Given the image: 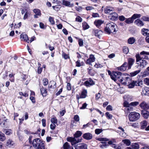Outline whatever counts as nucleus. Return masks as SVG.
Listing matches in <instances>:
<instances>
[{
    "label": "nucleus",
    "instance_id": "f257e3e1",
    "mask_svg": "<svg viewBox=\"0 0 149 149\" xmlns=\"http://www.w3.org/2000/svg\"><path fill=\"white\" fill-rule=\"evenodd\" d=\"M33 136H29L28 140L30 144H32L35 149H45L44 141L39 138H36L32 141Z\"/></svg>",
    "mask_w": 149,
    "mask_h": 149
},
{
    "label": "nucleus",
    "instance_id": "f03ea898",
    "mask_svg": "<svg viewBox=\"0 0 149 149\" xmlns=\"http://www.w3.org/2000/svg\"><path fill=\"white\" fill-rule=\"evenodd\" d=\"M121 76V72H113L111 75V79L114 81L118 80L120 82H122L123 81V80L122 79H120Z\"/></svg>",
    "mask_w": 149,
    "mask_h": 149
},
{
    "label": "nucleus",
    "instance_id": "7ed1b4c3",
    "mask_svg": "<svg viewBox=\"0 0 149 149\" xmlns=\"http://www.w3.org/2000/svg\"><path fill=\"white\" fill-rule=\"evenodd\" d=\"M140 114L136 112H131L129 115V118L130 121H135L139 119Z\"/></svg>",
    "mask_w": 149,
    "mask_h": 149
},
{
    "label": "nucleus",
    "instance_id": "20e7f679",
    "mask_svg": "<svg viewBox=\"0 0 149 149\" xmlns=\"http://www.w3.org/2000/svg\"><path fill=\"white\" fill-rule=\"evenodd\" d=\"M131 82L127 86L129 88H132L135 86H140L143 84V82L141 81H130Z\"/></svg>",
    "mask_w": 149,
    "mask_h": 149
},
{
    "label": "nucleus",
    "instance_id": "39448f33",
    "mask_svg": "<svg viewBox=\"0 0 149 149\" xmlns=\"http://www.w3.org/2000/svg\"><path fill=\"white\" fill-rule=\"evenodd\" d=\"M68 141L71 142L72 145H74L81 141V139L77 140L74 137H68L67 138Z\"/></svg>",
    "mask_w": 149,
    "mask_h": 149
},
{
    "label": "nucleus",
    "instance_id": "423d86ee",
    "mask_svg": "<svg viewBox=\"0 0 149 149\" xmlns=\"http://www.w3.org/2000/svg\"><path fill=\"white\" fill-rule=\"evenodd\" d=\"M87 90L85 89H83L80 96L77 94L76 95V99L78 100V102H79V99L85 98L87 96Z\"/></svg>",
    "mask_w": 149,
    "mask_h": 149
},
{
    "label": "nucleus",
    "instance_id": "0eeeda50",
    "mask_svg": "<svg viewBox=\"0 0 149 149\" xmlns=\"http://www.w3.org/2000/svg\"><path fill=\"white\" fill-rule=\"evenodd\" d=\"M138 64L136 67L137 68H139V67H140L139 68V70L141 69L144 68L146 65L147 64V62L146 61L144 60H141L139 61V63H137Z\"/></svg>",
    "mask_w": 149,
    "mask_h": 149
},
{
    "label": "nucleus",
    "instance_id": "6e6552de",
    "mask_svg": "<svg viewBox=\"0 0 149 149\" xmlns=\"http://www.w3.org/2000/svg\"><path fill=\"white\" fill-rule=\"evenodd\" d=\"M104 31L109 34H110L111 33L115 34L117 31L116 27L105 28Z\"/></svg>",
    "mask_w": 149,
    "mask_h": 149
},
{
    "label": "nucleus",
    "instance_id": "1a4fd4ad",
    "mask_svg": "<svg viewBox=\"0 0 149 149\" xmlns=\"http://www.w3.org/2000/svg\"><path fill=\"white\" fill-rule=\"evenodd\" d=\"M118 17V14L115 12L110 13L108 16L109 19L112 21L116 20Z\"/></svg>",
    "mask_w": 149,
    "mask_h": 149
},
{
    "label": "nucleus",
    "instance_id": "9d476101",
    "mask_svg": "<svg viewBox=\"0 0 149 149\" xmlns=\"http://www.w3.org/2000/svg\"><path fill=\"white\" fill-rule=\"evenodd\" d=\"M87 145L85 143H80L76 145L75 149H87Z\"/></svg>",
    "mask_w": 149,
    "mask_h": 149
},
{
    "label": "nucleus",
    "instance_id": "9b49d317",
    "mask_svg": "<svg viewBox=\"0 0 149 149\" xmlns=\"http://www.w3.org/2000/svg\"><path fill=\"white\" fill-rule=\"evenodd\" d=\"M82 137L84 139L88 140L92 139L93 137L92 134L89 132L83 134Z\"/></svg>",
    "mask_w": 149,
    "mask_h": 149
},
{
    "label": "nucleus",
    "instance_id": "f8f14e48",
    "mask_svg": "<svg viewBox=\"0 0 149 149\" xmlns=\"http://www.w3.org/2000/svg\"><path fill=\"white\" fill-rule=\"evenodd\" d=\"M94 34L96 36L100 39L102 37V31L98 29L95 30L94 31Z\"/></svg>",
    "mask_w": 149,
    "mask_h": 149
},
{
    "label": "nucleus",
    "instance_id": "ddd939ff",
    "mask_svg": "<svg viewBox=\"0 0 149 149\" xmlns=\"http://www.w3.org/2000/svg\"><path fill=\"white\" fill-rule=\"evenodd\" d=\"M127 63L125 62L121 66L118 68V69L121 71H125L127 69Z\"/></svg>",
    "mask_w": 149,
    "mask_h": 149
},
{
    "label": "nucleus",
    "instance_id": "4468645a",
    "mask_svg": "<svg viewBox=\"0 0 149 149\" xmlns=\"http://www.w3.org/2000/svg\"><path fill=\"white\" fill-rule=\"evenodd\" d=\"M20 37V38H22L24 41L29 43V41L27 35L24 33H22L21 34Z\"/></svg>",
    "mask_w": 149,
    "mask_h": 149
},
{
    "label": "nucleus",
    "instance_id": "2eb2a0df",
    "mask_svg": "<svg viewBox=\"0 0 149 149\" xmlns=\"http://www.w3.org/2000/svg\"><path fill=\"white\" fill-rule=\"evenodd\" d=\"M40 91L41 94L43 97H45L47 95V89L45 88L42 86V87L40 88Z\"/></svg>",
    "mask_w": 149,
    "mask_h": 149
},
{
    "label": "nucleus",
    "instance_id": "dca6fc26",
    "mask_svg": "<svg viewBox=\"0 0 149 149\" xmlns=\"http://www.w3.org/2000/svg\"><path fill=\"white\" fill-rule=\"evenodd\" d=\"M135 62V60L134 59L132 58H129L128 59V69H130L131 68L132 66L133 65Z\"/></svg>",
    "mask_w": 149,
    "mask_h": 149
},
{
    "label": "nucleus",
    "instance_id": "f3484780",
    "mask_svg": "<svg viewBox=\"0 0 149 149\" xmlns=\"http://www.w3.org/2000/svg\"><path fill=\"white\" fill-rule=\"evenodd\" d=\"M141 94L143 95L149 96V88L145 87L143 88Z\"/></svg>",
    "mask_w": 149,
    "mask_h": 149
},
{
    "label": "nucleus",
    "instance_id": "a211bd4d",
    "mask_svg": "<svg viewBox=\"0 0 149 149\" xmlns=\"http://www.w3.org/2000/svg\"><path fill=\"white\" fill-rule=\"evenodd\" d=\"M62 4L66 6L72 7L74 6L73 3L70 4V2L65 0H63L62 1Z\"/></svg>",
    "mask_w": 149,
    "mask_h": 149
},
{
    "label": "nucleus",
    "instance_id": "6ab92c4d",
    "mask_svg": "<svg viewBox=\"0 0 149 149\" xmlns=\"http://www.w3.org/2000/svg\"><path fill=\"white\" fill-rule=\"evenodd\" d=\"M135 24L137 26L141 27L144 25L143 22L139 19H137L135 20L134 22Z\"/></svg>",
    "mask_w": 149,
    "mask_h": 149
},
{
    "label": "nucleus",
    "instance_id": "aec40b11",
    "mask_svg": "<svg viewBox=\"0 0 149 149\" xmlns=\"http://www.w3.org/2000/svg\"><path fill=\"white\" fill-rule=\"evenodd\" d=\"M102 24V21L101 20H96L94 22L95 25L98 28Z\"/></svg>",
    "mask_w": 149,
    "mask_h": 149
},
{
    "label": "nucleus",
    "instance_id": "412c9836",
    "mask_svg": "<svg viewBox=\"0 0 149 149\" xmlns=\"http://www.w3.org/2000/svg\"><path fill=\"white\" fill-rule=\"evenodd\" d=\"M88 73L89 75L92 76H93L95 75V71L91 67H89L87 69Z\"/></svg>",
    "mask_w": 149,
    "mask_h": 149
},
{
    "label": "nucleus",
    "instance_id": "4be33fe9",
    "mask_svg": "<svg viewBox=\"0 0 149 149\" xmlns=\"http://www.w3.org/2000/svg\"><path fill=\"white\" fill-rule=\"evenodd\" d=\"M141 129L146 128L148 125V123L146 120H143L141 123Z\"/></svg>",
    "mask_w": 149,
    "mask_h": 149
},
{
    "label": "nucleus",
    "instance_id": "5701e85b",
    "mask_svg": "<svg viewBox=\"0 0 149 149\" xmlns=\"http://www.w3.org/2000/svg\"><path fill=\"white\" fill-rule=\"evenodd\" d=\"M142 34L144 36L149 35V30L145 28H143L141 30Z\"/></svg>",
    "mask_w": 149,
    "mask_h": 149
},
{
    "label": "nucleus",
    "instance_id": "b1692460",
    "mask_svg": "<svg viewBox=\"0 0 149 149\" xmlns=\"http://www.w3.org/2000/svg\"><path fill=\"white\" fill-rule=\"evenodd\" d=\"M14 144V141L10 139L8 140L6 142V145L7 146L10 147H12Z\"/></svg>",
    "mask_w": 149,
    "mask_h": 149
},
{
    "label": "nucleus",
    "instance_id": "393cba45",
    "mask_svg": "<svg viewBox=\"0 0 149 149\" xmlns=\"http://www.w3.org/2000/svg\"><path fill=\"white\" fill-rule=\"evenodd\" d=\"M140 106L143 109H148L149 107L148 105L145 102H143L140 104Z\"/></svg>",
    "mask_w": 149,
    "mask_h": 149
},
{
    "label": "nucleus",
    "instance_id": "a878e982",
    "mask_svg": "<svg viewBox=\"0 0 149 149\" xmlns=\"http://www.w3.org/2000/svg\"><path fill=\"white\" fill-rule=\"evenodd\" d=\"M121 79H122L123 80V81L124 80L125 82H123V81L121 82L123 84H126L127 83V82L129 81H130L131 79L128 76L125 77H121Z\"/></svg>",
    "mask_w": 149,
    "mask_h": 149
},
{
    "label": "nucleus",
    "instance_id": "bb28decb",
    "mask_svg": "<svg viewBox=\"0 0 149 149\" xmlns=\"http://www.w3.org/2000/svg\"><path fill=\"white\" fill-rule=\"evenodd\" d=\"M142 115L145 118H147L149 116V112L147 111L144 110L142 111Z\"/></svg>",
    "mask_w": 149,
    "mask_h": 149
},
{
    "label": "nucleus",
    "instance_id": "cd10ccee",
    "mask_svg": "<svg viewBox=\"0 0 149 149\" xmlns=\"http://www.w3.org/2000/svg\"><path fill=\"white\" fill-rule=\"evenodd\" d=\"M82 134V133L81 131H77L74 134L73 136L75 138H77L80 136Z\"/></svg>",
    "mask_w": 149,
    "mask_h": 149
},
{
    "label": "nucleus",
    "instance_id": "c85d7f7f",
    "mask_svg": "<svg viewBox=\"0 0 149 149\" xmlns=\"http://www.w3.org/2000/svg\"><path fill=\"white\" fill-rule=\"evenodd\" d=\"M116 25L114 23L110 22L109 23H107L106 25V28L108 27H116Z\"/></svg>",
    "mask_w": 149,
    "mask_h": 149
},
{
    "label": "nucleus",
    "instance_id": "c756f323",
    "mask_svg": "<svg viewBox=\"0 0 149 149\" xmlns=\"http://www.w3.org/2000/svg\"><path fill=\"white\" fill-rule=\"evenodd\" d=\"M3 132L7 135H10L13 133L12 130L10 129H5Z\"/></svg>",
    "mask_w": 149,
    "mask_h": 149
},
{
    "label": "nucleus",
    "instance_id": "7c9ffc66",
    "mask_svg": "<svg viewBox=\"0 0 149 149\" xmlns=\"http://www.w3.org/2000/svg\"><path fill=\"white\" fill-rule=\"evenodd\" d=\"M82 28L83 30H86L88 29L89 26L88 24L86 22H84L82 23Z\"/></svg>",
    "mask_w": 149,
    "mask_h": 149
},
{
    "label": "nucleus",
    "instance_id": "2f4dec72",
    "mask_svg": "<svg viewBox=\"0 0 149 149\" xmlns=\"http://www.w3.org/2000/svg\"><path fill=\"white\" fill-rule=\"evenodd\" d=\"M6 139V137L5 134L1 132H0V141H3Z\"/></svg>",
    "mask_w": 149,
    "mask_h": 149
},
{
    "label": "nucleus",
    "instance_id": "473e14b6",
    "mask_svg": "<svg viewBox=\"0 0 149 149\" xmlns=\"http://www.w3.org/2000/svg\"><path fill=\"white\" fill-rule=\"evenodd\" d=\"M113 8L110 7H107L104 9V11L105 13H109L113 10Z\"/></svg>",
    "mask_w": 149,
    "mask_h": 149
},
{
    "label": "nucleus",
    "instance_id": "72a5a7b5",
    "mask_svg": "<svg viewBox=\"0 0 149 149\" xmlns=\"http://www.w3.org/2000/svg\"><path fill=\"white\" fill-rule=\"evenodd\" d=\"M34 13L37 15H38L39 16H40L41 15V11L40 10L38 9H34L33 10Z\"/></svg>",
    "mask_w": 149,
    "mask_h": 149
},
{
    "label": "nucleus",
    "instance_id": "f704fd0d",
    "mask_svg": "<svg viewBox=\"0 0 149 149\" xmlns=\"http://www.w3.org/2000/svg\"><path fill=\"white\" fill-rule=\"evenodd\" d=\"M133 22V19L132 18V17L128 18H126L125 22L127 24H130L132 23Z\"/></svg>",
    "mask_w": 149,
    "mask_h": 149
},
{
    "label": "nucleus",
    "instance_id": "c9c22d12",
    "mask_svg": "<svg viewBox=\"0 0 149 149\" xmlns=\"http://www.w3.org/2000/svg\"><path fill=\"white\" fill-rule=\"evenodd\" d=\"M122 142L127 146H130L131 143L130 141L128 139H123L122 140Z\"/></svg>",
    "mask_w": 149,
    "mask_h": 149
},
{
    "label": "nucleus",
    "instance_id": "e433bc0d",
    "mask_svg": "<svg viewBox=\"0 0 149 149\" xmlns=\"http://www.w3.org/2000/svg\"><path fill=\"white\" fill-rule=\"evenodd\" d=\"M131 146L132 149H138L139 148V145L136 143H132Z\"/></svg>",
    "mask_w": 149,
    "mask_h": 149
},
{
    "label": "nucleus",
    "instance_id": "4c0bfd02",
    "mask_svg": "<svg viewBox=\"0 0 149 149\" xmlns=\"http://www.w3.org/2000/svg\"><path fill=\"white\" fill-rule=\"evenodd\" d=\"M135 40H136L134 38L131 37L128 40V42L129 44H132L134 43Z\"/></svg>",
    "mask_w": 149,
    "mask_h": 149
},
{
    "label": "nucleus",
    "instance_id": "58836bf2",
    "mask_svg": "<svg viewBox=\"0 0 149 149\" xmlns=\"http://www.w3.org/2000/svg\"><path fill=\"white\" fill-rule=\"evenodd\" d=\"M133 108L130 106L126 108L125 109V111L126 113H128L130 111H132Z\"/></svg>",
    "mask_w": 149,
    "mask_h": 149
},
{
    "label": "nucleus",
    "instance_id": "ea45409f",
    "mask_svg": "<svg viewBox=\"0 0 149 149\" xmlns=\"http://www.w3.org/2000/svg\"><path fill=\"white\" fill-rule=\"evenodd\" d=\"M141 71V70L139 69L135 71L134 72H132L130 73V74L131 75V76L132 77H134L136 76Z\"/></svg>",
    "mask_w": 149,
    "mask_h": 149
},
{
    "label": "nucleus",
    "instance_id": "a19ab883",
    "mask_svg": "<svg viewBox=\"0 0 149 149\" xmlns=\"http://www.w3.org/2000/svg\"><path fill=\"white\" fill-rule=\"evenodd\" d=\"M57 120L56 117L54 116H53V117L51 119V122L52 123L57 124Z\"/></svg>",
    "mask_w": 149,
    "mask_h": 149
},
{
    "label": "nucleus",
    "instance_id": "79ce46f5",
    "mask_svg": "<svg viewBox=\"0 0 149 149\" xmlns=\"http://www.w3.org/2000/svg\"><path fill=\"white\" fill-rule=\"evenodd\" d=\"M108 141L109 140L108 139L103 138V146L106 147L108 146L109 145L108 142H104V141Z\"/></svg>",
    "mask_w": 149,
    "mask_h": 149
},
{
    "label": "nucleus",
    "instance_id": "37998d69",
    "mask_svg": "<svg viewBox=\"0 0 149 149\" xmlns=\"http://www.w3.org/2000/svg\"><path fill=\"white\" fill-rule=\"evenodd\" d=\"M49 20L52 25L55 24V22L54 21V18L52 17H49Z\"/></svg>",
    "mask_w": 149,
    "mask_h": 149
},
{
    "label": "nucleus",
    "instance_id": "c03bdc74",
    "mask_svg": "<svg viewBox=\"0 0 149 149\" xmlns=\"http://www.w3.org/2000/svg\"><path fill=\"white\" fill-rule=\"evenodd\" d=\"M70 145L68 142H65L63 145V149H69Z\"/></svg>",
    "mask_w": 149,
    "mask_h": 149
},
{
    "label": "nucleus",
    "instance_id": "a18cd8bd",
    "mask_svg": "<svg viewBox=\"0 0 149 149\" xmlns=\"http://www.w3.org/2000/svg\"><path fill=\"white\" fill-rule=\"evenodd\" d=\"M141 17V15L140 14H134L132 17V18L133 19H135L137 18H139Z\"/></svg>",
    "mask_w": 149,
    "mask_h": 149
},
{
    "label": "nucleus",
    "instance_id": "49530a36",
    "mask_svg": "<svg viewBox=\"0 0 149 149\" xmlns=\"http://www.w3.org/2000/svg\"><path fill=\"white\" fill-rule=\"evenodd\" d=\"M62 56L65 59H69L70 57L68 54H67L63 52L62 54Z\"/></svg>",
    "mask_w": 149,
    "mask_h": 149
},
{
    "label": "nucleus",
    "instance_id": "de8ad7c7",
    "mask_svg": "<svg viewBox=\"0 0 149 149\" xmlns=\"http://www.w3.org/2000/svg\"><path fill=\"white\" fill-rule=\"evenodd\" d=\"M105 115L107 118L108 119H111L112 118V115L109 114V112H107L105 113Z\"/></svg>",
    "mask_w": 149,
    "mask_h": 149
},
{
    "label": "nucleus",
    "instance_id": "09e8293b",
    "mask_svg": "<svg viewBox=\"0 0 149 149\" xmlns=\"http://www.w3.org/2000/svg\"><path fill=\"white\" fill-rule=\"evenodd\" d=\"M123 51L125 54H127L129 52V49L126 46L124 47L123 48Z\"/></svg>",
    "mask_w": 149,
    "mask_h": 149
},
{
    "label": "nucleus",
    "instance_id": "8fccbe9b",
    "mask_svg": "<svg viewBox=\"0 0 149 149\" xmlns=\"http://www.w3.org/2000/svg\"><path fill=\"white\" fill-rule=\"evenodd\" d=\"M119 133L122 137H125L127 136V134L125 132V130L123 132H119Z\"/></svg>",
    "mask_w": 149,
    "mask_h": 149
},
{
    "label": "nucleus",
    "instance_id": "3c124183",
    "mask_svg": "<svg viewBox=\"0 0 149 149\" xmlns=\"http://www.w3.org/2000/svg\"><path fill=\"white\" fill-rule=\"evenodd\" d=\"M43 84L45 86H47L48 84L49 81L48 79L47 78H44L43 79Z\"/></svg>",
    "mask_w": 149,
    "mask_h": 149
},
{
    "label": "nucleus",
    "instance_id": "603ef678",
    "mask_svg": "<svg viewBox=\"0 0 149 149\" xmlns=\"http://www.w3.org/2000/svg\"><path fill=\"white\" fill-rule=\"evenodd\" d=\"M76 66L77 67H80L81 66H83V64H81L79 60H78L75 62Z\"/></svg>",
    "mask_w": 149,
    "mask_h": 149
},
{
    "label": "nucleus",
    "instance_id": "864d4df0",
    "mask_svg": "<svg viewBox=\"0 0 149 149\" xmlns=\"http://www.w3.org/2000/svg\"><path fill=\"white\" fill-rule=\"evenodd\" d=\"M78 44L79 46L82 47L83 45V41L82 39H79L78 40Z\"/></svg>",
    "mask_w": 149,
    "mask_h": 149
},
{
    "label": "nucleus",
    "instance_id": "5fc2aeb1",
    "mask_svg": "<svg viewBox=\"0 0 149 149\" xmlns=\"http://www.w3.org/2000/svg\"><path fill=\"white\" fill-rule=\"evenodd\" d=\"M91 125H92L91 122H88L86 124L84 125L83 126L82 129H85L87 127H89Z\"/></svg>",
    "mask_w": 149,
    "mask_h": 149
},
{
    "label": "nucleus",
    "instance_id": "6e6d98bb",
    "mask_svg": "<svg viewBox=\"0 0 149 149\" xmlns=\"http://www.w3.org/2000/svg\"><path fill=\"white\" fill-rule=\"evenodd\" d=\"M143 82L147 86L149 85V78H146L144 79Z\"/></svg>",
    "mask_w": 149,
    "mask_h": 149
},
{
    "label": "nucleus",
    "instance_id": "4d7b16f0",
    "mask_svg": "<svg viewBox=\"0 0 149 149\" xmlns=\"http://www.w3.org/2000/svg\"><path fill=\"white\" fill-rule=\"evenodd\" d=\"M102 131V129H97L95 130V133L97 134H99Z\"/></svg>",
    "mask_w": 149,
    "mask_h": 149
},
{
    "label": "nucleus",
    "instance_id": "13d9d810",
    "mask_svg": "<svg viewBox=\"0 0 149 149\" xmlns=\"http://www.w3.org/2000/svg\"><path fill=\"white\" fill-rule=\"evenodd\" d=\"M30 99L31 100L32 103L35 104L36 102L35 96H30Z\"/></svg>",
    "mask_w": 149,
    "mask_h": 149
},
{
    "label": "nucleus",
    "instance_id": "bf43d9fd",
    "mask_svg": "<svg viewBox=\"0 0 149 149\" xmlns=\"http://www.w3.org/2000/svg\"><path fill=\"white\" fill-rule=\"evenodd\" d=\"M59 6H60V5L53 6L52 7L54 10L56 11H58L61 8L60 7H59Z\"/></svg>",
    "mask_w": 149,
    "mask_h": 149
},
{
    "label": "nucleus",
    "instance_id": "052dcab7",
    "mask_svg": "<svg viewBox=\"0 0 149 149\" xmlns=\"http://www.w3.org/2000/svg\"><path fill=\"white\" fill-rule=\"evenodd\" d=\"M89 58L91 60L92 62H93L95 61V58L94 55L93 54H91L90 55Z\"/></svg>",
    "mask_w": 149,
    "mask_h": 149
},
{
    "label": "nucleus",
    "instance_id": "680f3d73",
    "mask_svg": "<svg viewBox=\"0 0 149 149\" xmlns=\"http://www.w3.org/2000/svg\"><path fill=\"white\" fill-rule=\"evenodd\" d=\"M42 71V68H40V67H38L37 70V72L39 74H40Z\"/></svg>",
    "mask_w": 149,
    "mask_h": 149
},
{
    "label": "nucleus",
    "instance_id": "e2e57ef3",
    "mask_svg": "<svg viewBox=\"0 0 149 149\" xmlns=\"http://www.w3.org/2000/svg\"><path fill=\"white\" fill-rule=\"evenodd\" d=\"M116 142V141L115 139H113L112 140H111L109 141L108 143V144L109 145H112V146L113 147V146H113V144H113V143H115Z\"/></svg>",
    "mask_w": 149,
    "mask_h": 149
},
{
    "label": "nucleus",
    "instance_id": "0e129e2a",
    "mask_svg": "<svg viewBox=\"0 0 149 149\" xmlns=\"http://www.w3.org/2000/svg\"><path fill=\"white\" fill-rule=\"evenodd\" d=\"M82 20V18L79 16H77L75 19L76 21L80 22H81Z\"/></svg>",
    "mask_w": 149,
    "mask_h": 149
},
{
    "label": "nucleus",
    "instance_id": "69168bd1",
    "mask_svg": "<svg viewBox=\"0 0 149 149\" xmlns=\"http://www.w3.org/2000/svg\"><path fill=\"white\" fill-rule=\"evenodd\" d=\"M88 81L89 82V83H90L91 85V86H92L93 85H94L95 84V82H94L93 80H92V79L91 78H89L88 79Z\"/></svg>",
    "mask_w": 149,
    "mask_h": 149
},
{
    "label": "nucleus",
    "instance_id": "338daca9",
    "mask_svg": "<svg viewBox=\"0 0 149 149\" xmlns=\"http://www.w3.org/2000/svg\"><path fill=\"white\" fill-rule=\"evenodd\" d=\"M83 85H84L86 86H87V87L91 86V85L90 83H89V82L88 81V80L87 81H85Z\"/></svg>",
    "mask_w": 149,
    "mask_h": 149
},
{
    "label": "nucleus",
    "instance_id": "774afa93",
    "mask_svg": "<svg viewBox=\"0 0 149 149\" xmlns=\"http://www.w3.org/2000/svg\"><path fill=\"white\" fill-rule=\"evenodd\" d=\"M74 120L76 122H78L79 120V116L77 115L74 116Z\"/></svg>",
    "mask_w": 149,
    "mask_h": 149
}]
</instances>
